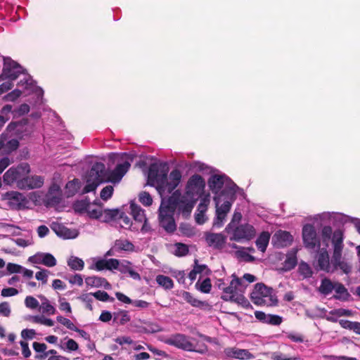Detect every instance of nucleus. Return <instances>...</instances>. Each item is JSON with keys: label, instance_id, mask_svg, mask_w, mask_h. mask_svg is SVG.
Listing matches in <instances>:
<instances>
[{"label": "nucleus", "instance_id": "54", "mask_svg": "<svg viewBox=\"0 0 360 360\" xmlns=\"http://www.w3.org/2000/svg\"><path fill=\"white\" fill-rule=\"evenodd\" d=\"M139 201L146 206H149L153 202V199L150 195L147 192H141L139 194Z\"/></svg>", "mask_w": 360, "mask_h": 360}, {"label": "nucleus", "instance_id": "57", "mask_svg": "<svg viewBox=\"0 0 360 360\" xmlns=\"http://www.w3.org/2000/svg\"><path fill=\"white\" fill-rule=\"evenodd\" d=\"M209 204H210V199L207 196L202 198L200 200V202L198 205L197 212L205 214Z\"/></svg>", "mask_w": 360, "mask_h": 360}, {"label": "nucleus", "instance_id": "41", "mask_svg": "<svg viewBox=\"0 0 360 360\" xmlns=\"http://www.w3.org/2000/svg\"><path fill=\"white\" fill-rule=\"evenodd\" d=\"M236 256L245 262H252L255 261V257L249 254L244 248H239L236 252Z\"/></svg>", "mask_w": 360, "mask_h": 360}, {"label": "nucleus", "instance_id": "55", "mask_svg": "<svg viewBox=\"0 0 360 360\" xmlns=\"http://www.w3.org/2000/svg\"><path fill=\"white\" fill-rule=\"evenodd\" d=\"M25 304L27 308L34 309L39 306V303L36 298L32 296H27L25 300Z\"/></svg>", "mask_w": 360, "mask_h": 360}, {"label": "nucleus", "instance_id": "23", "mask_svg": "<svg viewBox=\"0 0 360 360\" xmlns=\"http://www.w3.org/2000/svg\"><path fill=\"white\" fill-rule=\"evenodd\" d=\"M117 270L122 274H129V276L134 280H141L140 274L133 269L132 264L129 261H120V266Z\"/></svg>", "mask_w": 360, "mask_h": 360}, {"label": "nucleus", "instance_id": "44", "mask_svg": "<svg viewBox=\"0 0 360 360\" xmlns=\"http://www.w3.org/2000/svg\"><path fill=\"white\" fill-rule=\"evenodd\" d=\"M92 295L96 300L102 302H112L114 300V299L112 297H110V295L105 291L98 290L95 292H92Z\"/></svg>", "mask_w": 360, "mask_h": 360}, {"label": "nucleus", "instance_id": "11", "mask_svg": "<svg viewBox=\"0 0 360 360\" xmlns=\"http://www.w3.org/2000/svg\"><path fill=\"white\" fill-rule=\"evenodd\" d=\"M23 72V68L11 58L4 57V67L1 77L13 81Z\"/></svg>", "mask_w": 360, "mask_h": 360}, {"label": "nucleus", "instance_id": "32", "mask_svg": "<svg viewBox=\"0 0 360 360\" xmlns=\"http://www.w3.org/2000/svg\"><path fill=\"white\" fill-rule=\"evenodd\" d=\"M41 304L39 306V310L48 315H53L56 313V308L50 303L47 298L41 297Z\"/></svg>", "mask_w": 360, "mask_h": 360}, {"label": "nucleus", "instance_id": "62", "mask_svg": "<svg viewBox=\"0 0 360 360\" xmlns=\"http://www.w3.org/2000/svg\"><path fill=\"white\" fill-rule=\"evenodd\" d=\"M0 314L8 317L11 314V307L8 302H4L0 304Z\"/></svg>", "mask_w": 360, "mask_h": 360}, {"label": "nucleus", "instance_id": "30", "mask_svg": "<svg viewBox=\"0 0 360 360\" xmlns=\"http://www.w3.org/2000/svg\"><path fill=\"white\" fill-rule=\"evenodd\" d=\"M179 295L193 307H200L204 306L205 302L195 298L191 293L187 291H181Z\"/></svg>", "mask_w": 360, "mask_h": 360}, {"label": "nucleus", "instance_id": "46", "mask_svg": "<svg viewBox=\"0 0 360 360\" xmlns=\"http://www.w3.org/2000/svg\"><path fill=\"white\" fill-rule=\"evenodd\" d=\"M90 204L91 203L88 202L86 200L77 201L74 204V209L77 212H86Z\"/></svg>", "mask_w": 360, "mask_h": 360}, {"label": "nucleus", "instance_id": "4", "mask_svg": "<svg viewBox=\"0 0 360 360\" xmlns=\"http://www.w3.org/2000/svg\"><path fill=\"white\" fill-rule=\"evenodd\" d=\"M181 173L179 169L172 170L169 175L165 171H155L153 167L149 172V179L152 184L155 186L158 193L162 197L165 194L170 193L180 184L181 180Z\"/></svg>", "mask_w": 360, "mask_h": 360}, {"label": "nucleus", "instance_id": "60", "mask_svg": "<svg viewBox=\"0 0 360 360\" xmlns=\"http://www.w3.org/2000/svg\"><path fill=\"white\" fill-rule=\"evenodd\" d=\"M282 323V318L278 315L269 314L266 323L278 326Z\"/></svg>", "mask_w": 360, "mask_h": 360}, {"label": "nucleus", "instance_id": "31", "mask_svg": "<svg viewBox=\"0 0 360 360\" xmlns=\"http://www.w3.org/2000/svg\"><path fill=\"white\" fill-rule=\"evenodd\" d=\"M155 281L157 283L165 290H170L174 287V282L171 278L165 275H158Z\"/></svg>", "mask_w": 360, "mask_h": 360}, {"label": "nucleus", "instance_id": "22", "mask_svg": "<svg viewBox=\"0 0 360 360\" xmlns=\"http://www.w3.org/2000/svg\"><path fill=\"white\" fill-rule=\"evenodd\" d=\"M53 229L58 236L65 239L75 238L77 236L76 230H71L61 224L54 225Z\"/></svg>", "mask_w": 360, "mask_h": 360}, {"label": "nucleus", "instance_id": "20", "mask_svg": "<svg viewBox=\"0 0 360 360\" xmlns=\"http://www.w3.org/2000/svg\"><path fill=\"white\" fill-rule=\"evenodd\" d=\"M226 236L222 233H210L205 236L207 244L216 249H221L226 243Z\"/></svg>", "mask_w": 360, "mask_h": 360}, {"label": "nucleus", "instance_id": "15", "mask_svg": "<svg viewBox=\"0 0 360 360\" xmlns=\"http://www.w3.org/2000/svg\"><path fill=\"white\" fill-rule=\"evenodd\" d=\"M28 261L34 264H42L47 267H53L56 265V259L53 255L48 252H37L30 257Z\"/></svg>", "mask_w": 360, "mask_h": 360}, {"label": "nucleus", "instance_id": "53", "mask_svg": "<svg viewBox=\"0 0 360 360\" xmlns=\"http://www.w3.org/2000/svg\"><path fill=\"white\" fill-rule=\"evenodd\" d=\"M56 320L58 322L65 326L67 328L71 330H75V324L70 319L65 318L62 316H58L56 317Z\"/></svg>", "mask_w": 360, "mask_h": 360}, {"label": "nucleus", "instance_id": "37", "mask_svg": "<svg viewBox=\"0 0 360 360\" xmlns=\"http://www.w3.org/2000/svg\"><path fill=\"white\" fill-rule=\"evenodd\" d=\"M101 210L102 207L100 205L96 204H90L86 212L90 218L99 220Z\"/></svg>", "mask_w": 360, "mask_h": 360}, {"label": "nucleus", "instance_id": "36", "mask_svg": "<svg viewBox=\"0 0 360 360\" xmlns=\"http://www.w3.org/2000/svg\"><path fill=\"white\" fill-rule=\"evenodd\" d=\"M68 196H72L76 194L80 188V181L77 179L70 181L66 184Z\"/></svg>", "mask_w": 360, "mask_h": 360}, {"label": "nucleus", "instance_id": "18", "mask_svg": "<svg viewBox=\"0 0 360 360\" xmlns=\"http://www.w3.org/2000/svg\"><path fill=\"white\" fill-rule=\"evenodd\" d=\"M224 354L227 357L235 358L242 360H249L255 358L248 349L236 347H228L224 349Z\"/></svg>", "mask_w": 360, "mask_h": 360}, {"label": "nucleus", "instance_id": "16", "mask_svg": "<svg viewBox=\"0 0 360 360\" xmlns=\"http://www.w3.org/2000/svg\"><path fill=\"white\" fill-rule=\"evenodd\" d=\"M6 199L12 208L20 209L25 207L27 203V198L22 193L17 191H12L6 193Z\"/></svg>", "mask_w": 360, "mask_h": 360}, {"label": "nucleus", "instance_id": "45", "mask_svg": "<svg viewBox=\"0 0 360 360\" xmlns=\"http://www.w3.org/2000/svg\"><path fill=\"white\" fill-rule=\"evenodd\" d=\"M79 300L84 302L86 304V307L91 311L93 309L92 302H93V295L92 292L82 294L78 297Z\"/></svg>", "mask_w": 360, "mask_h": 360}, {"label": "nucleus", "instance_id": "43", "mask_svg": "<svg viewBox=\"0 0 360 360\" xmlns=\"http://www.w3.org/2000/svg\"><path fill=\"white\" fill-rule=\"evenodd\" d=\"M299 272L300 274L303 276L304 278H309L312 276V270L309 264H307L305 262H302L299 265Z\"/></svg>", "mask_w": 360, "mask_h": 360}, {"label": "nucleus", "instance_id": "7", "mask_svg": "<svg viewBox=\"0 0 360 360\" xmlns=\"http://www.w3.org/2000/svg\"><path fill=\"white\" fill-rule=\"evenodd\" d=\"M105 167L103 163L96 162L87 173L86 184L83 188L82 193L95 191L98 186L103 182Z\"/></svg>", "mask_w": 360, "mask_h": 360}, {"label": "nucleus", "instance_id": "19", "mask_svg": "<svg viewBox=\"0 0 360 360\" xmlns=\"http://www.w3.org/2000/svg\"><path fill=\"white\" fill-rule=\"evenodd\" d=\"M62 199V193L60 187L56 185H52L46 195V202L49 206H56L58 205Z\"/></svg>", "mask_w": 360, "mask_h": 360}, {"label": "nucleus", "instance_id": "52", "mask_svg": "<svg viewBox=\"0 0 360 360\" xmlns=\"http://www.w3.org/2000/svg\"><path fill=\"white\" fill-rule=\"evenodd\" d=\"M22 94V91L19 89H15L12 91L11 92L7 94L4 97V100L6 101H15L16 99H18Z\"/></svg>", "mask_w": 360, "mask_h": 360}, {"label": "nucleus", "instance_id": "25", "mask_svg": "<svg viewBox=\"0 0 360 360\" xmlns=\"http://www.w3.org/2000/svg\"><path fill=\"white\" fill-rule=\"evenodd\" d=\"M19 84L25 86L26 89L34 92L37 95L38 98H41L44 94L43 90L36 86L35 82L30 77L25 79V81L20 80Z\"/></svg>", "mask_w": 360, "mask_h": 360}, {"label": "nucleus", "instance_id": "6", "mask_svg": "<svg viewBox=\"0 0 360 360\" xmlns=\"http://www.w3.org/2000/svg\"><path fill=\"white\" fill-rule=\"evenodd\" d=\"M252 302L259 306H275L278 300L274 290L263 283H257L251 292Z\"/></svg>", "mask_w": 360, "mask_h": 360}, {"label": "nucleus", "instance_id": "34", "mask_svg": "<svg viewBox=\"0 0 360 360\" xmlns=\"http://www.w3.org/2000/svg\"><path fill=\"white\" fill-rule=\"evenodd\" d=\"M32 323H40L46 326H53L54 321L51 319H48L43 315L30 316L28 319Z\"/></svg>", "mask_w": 360, "mask_h": 360}, {"label": "nucleus", "instance_id": "42", "mask_svg": "<svg viewBox=\"0 0 360 360\" xmlns=\"http://www.w3.org/2000/svg\"><path fill=\"white\" fill-rule=\"evenodd\" d=\"M65 340H67V341L60 346L62 349L66 350L69 352L78 349V344L74 340L68 338H65Z\"/></svg>", "mask_w": 360, "mask_h": 360}, {"label": "nucleus", "instance_id": "64", "mask_svg": "<svg viewBox=\"0 0 360 360\" xmlns=\"http://www.w3.org/2000/svg\"><path fill=\"white\" fill-rule=\"evenodd\" d=\"M120 266V261L117 259H106V269L113 270L118 269Z\"/></svg>", "mask_w": 360, "mask_h": 360}, {"label": "nucleus", "instance_id": "21", "mask_svg": "<svg viewBox=\"0 0 360 360\" xmlns=\"http://www.w3.org/2000/svg\"><path fill=\"white\" fill-rule=\"evenodd\" d=\"M330 216L333 217L334 220L340 224H345L350 222L353 224L356 229V231L360 234V219L349 217L342 213H328Z\"/></svg>", "mask_w": 360, "mask_h": 360}, {"label": "nucleus", "instance_id": "35", "mask_svg": "<svg viewBox=\"0 0 360 360\" xmlns=\"http://www.w3.org/2000/svg\"><path fill=\"white\" fill-rule=\"evenodd\" d=\"M68 265L75 271H81L84 269V261L75 256H71L68 260Z\"/></svg>", "mask_w": 360, "mask_h": 360}, {"label": "nucleus", "instance_id": "39", "mask_svg": "<svg viewBox=\"0 0 360 360\" xmlns=\"http://www.w3.org/2000/svg\"><path fill=\"white\" fill-rule=\"evenodd\" d=\"M297 263L295 252L289 253L284 262V267L286 270H291Z\"/></svg>", "mask_w": 360, "mask_h": 360}, {"label": "nucleus", "instance_id": "17", "mask_svg": "<svg viewBox=\"0 0 360 360\" xmlns=\"http://www.w3.org/2000/svg\"><path fill=\"white\" fill-rule=\"evenodd\" d=\"M292 235L285 231L279 230L273 236V243L277 248H284L290 245L292 242Z\"/></svg>", "mask_w": 360, "mask_h": 360}, {"label": "nucleus", "instance_id": "13", "mask_svg": "<svg viewBox=\"0 0 360 360\" xmlns=\"http://www.w3.org/2000/svg\"><path fill=\"white\" fill-rule=\"evenodd\" d=\"M302 238L306 248L314 249L316 246H319L316 231L311 224H306L303 226Z\"/></svg>", "mask_w": 360, "mask_h": 360}, {"label": "nucleus", "instance_id": "50", "mask_svg": "<svg viewBox=\"0 0 360 360\" xmlns=\"http://www.w3.org/2000/svg\"><path fill=\"white\" fill-rule=\"evenodd\" d=\"M50 274V271L47 269H41V271H38L35 274V278L41 281L42 284H46L48 281V277Z\"/></svg>", "mask_w": 360, "mask_h": 360}, {"label": "nucleus", "instance_id": "63", "mask_svg": "<svg viewBox=\"0 0 360 360\" xmlns=\"http://www.w3.org/2000/svg\"><path fill=\"white\" fill-rule=\"evenodd\" d=\"M115 247L120 250H129L133 248V245L127 240H119L116 242Z\"/></svg>", "mask_w": 360, "mask_h": 360}, {"label": "nucleus", "instance_id": "1", "mask_svg": "<svg viewBox=\"0 0 360 360\" xmlns=\"http://www.w3.org/2000/svg\"><path fill=\"white\" fill-rule=\"evenodd\" d=\"M205 186L204 179L200 175L195 174L188 179L184 194L177 190L167 199L162 198L158 218L160 225L167 232L172 233L176 230L174 219L175 211L185 217L191 214L197 199L203 193Z\"/></svg>", "mask_w": 360, "mask_h": 360}, {"label": "nucleus", "instance_id": "58", "mask_svg": "<svg viewBox=\"0 0 360 360\" xmlns=\"http://www.w3.org/2000/svg\"><path fill=\"white\" fill-rule=\"evenodd\" d=\"M6 269L9 274H20L22 266L14 263H8L6 266Z\"/></svg>", "mask_w": 360, "mask_h": 360}, {"label": "nucleus", "instance_id": "10", "mask_svg": "<svg viewBox=\"0 0 360 360\" xmlns=\"http://www.w3.org/2000/svg\"><path fill=\"white\" fill-rule=\"evenodd\" d=\"M30 172V167L27 163H21L16 167H12L4 174L3 176L4 182L10 186L16 184L18 187V181L29 174Z\"/></svg>", "mask_w": 360, "mask_h": 360}, {"label": "nucleus", "instance_id": "9", "mask_svg": "<svg viewBox=\"0 0 360 360\" xmlns=\"http://www.w3.org/2000/svg\"><path fill=\"white\" fill-rule=\"evenodd\" d=\"M110 158L112 162H118L115 168L110 172V179L113 182H119L131 166L129 157L126 153L122 155L111 154Z\"/></svg>", "mask_w": 360, "mask_h": 360}, {"label": "nucleus", "instance_id": "3", "mask_svg": "<svg viewBox=\"0 0 360 360\" xmlns=\"http://www.w3.org/2000/svg\"><path fill=\"white\" fill-rule=\"evenodd\" d=\"M344 232L341 229H336L332 238L333 255L330 262L329 255L326 248H322L316 255V261L320 270L327 273H333L338 268L345 274L351 271V266L342 259V250L344 248Z\"/></svg>", "mask_w": 360, "mask_h": 360}, {"label": "nucleus", "instance_id": "56", "mask_svg": "<svg viewBox=\"0 0 360 360\" xmlns=\"http://www.w3.org/2000/svg\"><path fill=\"white\" fill-rule=\"evenodd\" d=\"M188 252V248L186 245L182 243L176 244V250L174 254L176 256H185Z\"/></svg>", "mask_w": 360, "mask_h": 360}, {"label": "nucleus", "instance_id": "40", "mask_svg": "<svg viewBox=\"0 0 360 360\" xmlns=\"http://www.w3.org/2000/svg\"><path fill=\"white\" fill-rule=\"evenodd\" d=\"M195 288L203 293L210 292L212 288L210 279L205 278L201 283L198 281L195 284Z\"/></svg>", "mask_w": 360, "mask_h": 360}, {"label": "nucleus", "instance_id": "38", "mask_svg": "<svg viewBox=\"0 0 360 360\" xmlns=\"http://www.w3.org/2000/svg\"><path fill=\"white\" fill-rule=\"evenodd\" d=\"M130 319L128 311L125 310L120 311L114 314V321H118L122 325L128 323Z\"/></svg>", "mask_w": 360, "mask_h": 360}, {"label": "nucleus", "instance_id": "28", "mask_svg": "<svg viewBox=\"0 0 360 360\" xmlns=\"http://www.w3.org/2000/svg\"><path fill=\"white\" fill-rule=\"evenodd\" d=\"M335 282H333L329 278H325L321 280V285L319 287V292L327 296L330 294L335 288Z\"/></svg>", "mask_w": 360, "mask_h": 360}, {"label": "nucleus", "instance_id": "24", "mask_svg": "<svg viewBox=\"0 0 360 360\" xmlns=\"http://www.w3.org/2000/svg\"><path fill=\"white\" fill-rule=\"evenodd\" d=\"M85 283L86 285L89 287H104L106 289H108L110 287V283L105 278L95 276L86 278Z\"/></svg>", "mask_w": 360, "mask_h": 360}, {"label": "nucleus", "instance_id": "12", "mask_svg": "<svg viewBox=\"0 0 360 360\" xmlns=\"http://www.w3.org/2000/svg\"><path fill=\"white\" fill-rule=\"evenodd\" d=\"M256 235V231L253 226L249 224H240L236 226L233 231L231 240L240 242L243 240H250Z\"/></svg>", "mask_w": 360, "mask_h": 360}, {"label": "nucleus", "instance_id": "29", "mask_svg": "<svg viewBox=\"0 0 360 360\" xmlns=\"http://www.w3.org/2000/svg\"><path fill=\"white\" fill-rule=\"evenodd\" d=\"M333 290L335 292L334 297L337 300H347L349 297V294L347 288L340 283L335 282Z\"/></svg>", "mask_w": 360, "mask_h": 360}, {"label": "nucleus", "instance_id": "5", "mask_svg": "<svg viewBox=\"0 0 360 360\" xmlns=\"http://www.w3.org/2000/svg\"><path fill=\"white\" fill-rule=\"evenodd\" d=\"M247 285L244 283L242 279H239L233 275V279L230 281L229 285L223 288L221 299L225 301H231L243 304L249 305L248 300L243 296Z\"/></svg>", "mask_w": 360, "mask_h": 360}, {"label": "nucleus", "instance_id": "59", "mask_svg": "<svg viewBox=\"0 0 360 360\" xmlns=\"http://www.w3.org/2000/svg\"><path fill=\"white\" fill-rule=\"evenodd\" d=\"M59 302V309L63 311H65L68 314H70L72 312V309L70 307V304L69 302H66L65 298L60 297L58 300Z\"/></svg>", "mask_w": 360, "mask_h": 360}, {"label": "nucleus", "instance_id": "27", "mask_svg": "<svg viewBox=\"0 0 360 360\" xmlns=\"http://www.w3.org/2000/svg\"><path fill=\"white\" fill-rule=\"evenodd\" d=\"M130 210L131 214L136 221L142 223L143 221H146V217L144 210L139 205L135 202H131Z\"/></svg>", "mask_w": 360, "mask_h": 360}, {"label": "nucleus", "instance_id": "26", "mask_svg": "<svg viewBox=\"0 0 360 360\" xmlns=\"http://www.w3.org/2000/svg\"><path fill=\"white\" fill-rule=\"evenodd\" d=\"M271 234L268 231L262 232L257 238L255 243L257 249L262 252H264L269 245Z\"/></svg>", "mask_w": 360, "mask_h": 360}, {"label": "nucleus", "instance_id": "51", "mask_svg": "<svg viewBox=\"0 0 360 360\" xmlns=\"http://www.w3.org/2000/svg\"><path fill=\"white\" fill-rule=\"evenodd\" d=\"M19 146V142L17 139H11L8 141L5 145V152L7 153H10L14 150H15Z\"/></svg>", "mask_w": 360, "mask_h": 360}, {"label": "nucleus", "instance_id": "61", "mask_svg": "<svg viewBox=\"0 0 360 360\" xmlns=\"http://www.w3.org/2000/svg\"><path fill=\"white\" fill-rule=\"evenodd\" d=\"M15 243L17 245L22 248H25L30 246L33 244V240L32 238L25 239L22 238H18L15 239Z\"/></svg>", "mask_w": 360, "mask_h": 360}, {"label": "nucleus", "instance_id": "33", "mask_svg": "<svg viewBox=\"0 0 360 360\" xmlns=\"http://www.w3.org/2000/svg\"><path fill=\"white\" fill-rule=\"evenodd\" d=\"M117 210L102 209L99 220L102 222H108L115 219L117 216Z\"/></svg>", "mask_w": 360, "mask_h": 360}, {"label": "nucleus", "instance_id": "14", "mask_svg": "<svg viewBox=\"0 0 360 360\" xmlns=\"http://www.w3.org/2000/svg\"><path fill=\"white\" fill-rule=\"evenodd\" d=\"M44 179L41 176H25L18 181V188L22 190L39 188L44 185Z\"/></svg>", "mask_w": 360, "mask_h": 360}, {"label": "nucleus", "instance_id": "47", "mask_svg": "<svg viewBox=\"0 0 360 360\" xmlns=\"http://www.w3.org/2000/svg\"><path fill=\"white\" fill-rule=\"evenodd\" d=\"M335 231L333 232V229L330 226H324L321 229V236L324 242L332 239L333 235Z\"/></svg>", "mask_w": 360, "mask_h": 360}, {"label": "nucleus", "instance_id": "48", "mask_svg": "<svg viewBox=\"0 0 360 360\" xmlns=\"http://www.w3.org/2000/svg\"><path fill=\"white\" fill-rule=\"evenodd\" d=\"M271 359L273 360H297L299 358L290 356L284 354L281 352H275L271 354Z\"/></svg>", "mask_w": 360, "mask_h": 360}, {"label": "nucleus", "instance_id": "8", "mask_svg": "<svg viewBox=\"0 0 360 360\" xmlns=\"http://www.w3.org/2000/svg\"><path fill=\"white\" fill-rule=\"evenodd\" d=\"M165 342L169 345H172L188 352H195L203 354L207 351V348L205 345H202L199 348H197L196 346L190 340V338L181 333H176L170 336L165 340Z\"/></svg>", "mask_w": 360, "mask_h": 360}, {"label": "nucleus", "instance_id": "2", "mask_svg": "<svg viewBox=\"0 0 360 360\" xmlns=\"http://www.w3.org/2000/svg\"><path fill=\"white\" fill-rule=\"evenodd\" d=\"M208 186L214 193V201L216 207V217L213 226H222L227 214L236 198L238 187L225 174H212L208 180Z\"/></svg>", "mask_w": 360, "mask_h": 360}, {"label": "nucleus", "instance_id": "49", "mask_svg": "<svg viewBox=\"0 0 360 360\" xmlns=\"http://www.w3.org/2000/svg\"><path fill=\"white\" fill-rule=\"evenodd\" d=\"M113 191H114V189L112 186H106L101 191V194H100L101 198L103 200H108V199H110L112 197Z\"/></svg>", "mask_w": 360, "mask_h": 360}]
</instances>
